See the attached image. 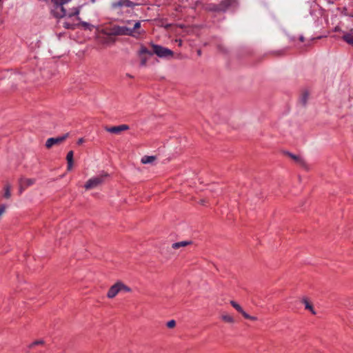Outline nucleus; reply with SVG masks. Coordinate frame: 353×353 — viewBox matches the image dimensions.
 <instances>
[{
  "instance_id": "nucleus-1",
  "label": "nucleus",
  "mask_w": 353,
  "mask_h": 353,
  "mask_svg": "<svg viewBox=\"0 0 353 353\" xmlns=\"http://www.w3.org/2000/svg\"><path fill=\"white\" fill-rule=\"evenodd\" d=\"M70 0H52L54 5V9L53 10V14L57 18H63L64 17H68L69 19L74 16H78L79 14V9L77 8H74V11L66 12L65 9L63 8V5L67 3Z\"/></svg>"
},
{
  "instance_id": "nucleus-2",
  "label": "nucleus",
  "mask_w": 353,
  "mask_h": 353,
  "mask_svg": "<svg viewBox=\"0 0 353 353\" xmlns=\"http://www.w3.org/2000/svg\"><path fill=\"white\" fill-rule=\"evenodd\" d=\"M122 291L130 292H131V288L123 283L118 281L110 288L107 293V297L109 299H113Z\"/></svg>"
},
{
  "instance_id": "nucleus-3",
  "label": "nucleus",
  "mask_w": 353,
  "mask_h": 353,
  "mask_svg": "<svg viewBox=\"0 0 353 353\" xmlns=\"http://www.w3.org/2000/svg\"><path fill=\"white\" fill-rule=\"evenodd\" d=\"M109 36H117V35H125V36H132L137 37L134 34L133 30L129 28L126 26H114L110 30V32L107 34Z\"/></svg>"
},
{
  "instance_id": "nucleus-4",
  "label": "nucleus",
  "mask_w": 353,
  "mask_h": 353,
  "mask_svg": "<svg viewBox=\"0 0 353 353\" xmlns=\"http://www.w3.org/2000/svg\"><path fill=\"white\" fill-rule=\"evenodd\" d=\"M139 3H134L130 0H117L111 3L112 9L118 12L124 8H134Z\"/></svg>"
},
{
  "instance_id": "nucleus-5",
  "label": "nucleus",
  "mask_w": 353,
  "mask_h": 353,
  "mask_svg": "<svg viewBox=\"0 0 353 353\" xmlns=\"http://www.w3.org/2000/svg\"><path fill=\"white\" fill-rule=\"evenodd\" d=\"M108 176L107 174L103 175L97 176L90 179L85 184L84 188L85 190H90L98 187L104 182V179Z\"/></svg>"
},
{
  "instance_id": "nucleus-6",
  "label": "nucleus",
  "mask_w": 353,
  "mask_h": 353,
  "mask_svg": "<svg viewBox=\"0 0 353 353\" xmlns=\"http://www.w3.org/2000/svg\"><path fill=\"white\" fill-rule=\"evenodd\" d=\"M152 47L153 49L152 53L157 54L159 57L165 58L168 57H172L173 55V52L171 50L161 46L152 44Z\"/></svg>"
},
{
  "instance_id": "nucleus-7",
  "label": "nucleus",
  "mask_w": 353,
  "mask_h": 353,
  "mask_svg": "<svg viewBox=\"0 0 353 353\" xmlns=\"http://www.w3.org/2000/svg\"><path fill=\"white\" fill-rule=\"evenodd\" d=\"M69 136L68 133L64 134L58 137H52L47 139L46 142V147L47 148H52L54 145H58L63 142Z\"/></svg>"
},
{
  "instance_id": "nucleus-8",
  "label": "nucleus",
  "mask_w": 353,
  "mask_h": 353,
  "mask_svg": "<svg viewBox=\"0 0 353 353\" xmlns=\"http://www.w3.org/2000/svg\"><path fill=\"white\" fill-rule=\"evenodd\" d=\"M35 183V179H28L24 177H21L19 179V193H22L23 191L26 189L28 187L33 185Z\"/></svg>"
},
{
  "instance_id": "nucleus-9",
  "label": "nucleus",
  "mask_w": 353,
  "mask_h": 353,
  "mask_svg": "<svg viewBox=\"0 0 353 353\" xmlns=\"http://www.w3.org/2000/svg\"><path fill=\"white\" fill-rule=\"evenodd\" d=\"M143 54H148L152 56L153 53L148 50L146 47L142 46L139 51V55L141 57L140 65L141 66H145L146 65L148 58L146 57L143 56Z\"/></svg>"
},
{
  "instance_id": "nucleus-10",
  "label": "nucleus",
  "mask_w": 353,
  "mask_h": 353,
  "mask_svg": "<svg viewBox=\"0 0 353 353\" xmlns=\"http://www.w3.org/2000/svg\"><path fill=\"white\" fill-rule=\"evenodd\" d=\"M129 126L125 124L112 126V127H107L105 128V130L108 132L113 134H119L122 131L128 130L129 129Z\"/></svg>"
},
{
  "instance_id": "nucleus-11",
  "label": "nucleus",
  "mask_w": 353,
  "mask_h": 353,
  "mask_svg": "<svg viewBox=\"0 0 353 353\" xmlns=\"http://www.w3.org/2000/svg\"><path fill=\"white\" fill-rule=\"evenodd\" d=\"M286 154L300 166L304 168H307V163L301 156L294 154L289 152H286Z\"/></svg>"
},
{
  "instance_id": "nucleus-12",
  "label": "nucleus",
  "mask_w": 353,
  "mask_h": 353,
  "mask_svg": "<svg viewBox=\"0 0 353 353\" xmlns=\"http://www.w3.org/2000/svg\"><path fill=\"white\" fill-rule=\"evenodd\" d=\"M234 3V0H222L219 3L220 12H225Z\"/></svg>"
},
{
  "instance_id": "nucleus-13",
  "label": "nucleus",
  "mask_w": 353,
  "mask_h": 353,
  "mask_svg": "<svg viewBox=\"0 0 353 353\" xmlns=\"http://www.w3.org/2000/svg\"><path fill=\"white\" fill-rule=\"evenodd\" d=\"M203 8L208 12H220L219 4L215 3H207L204 5Z\"/></svg>"
},
{
  "instance_id": "nucleus-14",
  "label": "nucleus",
  "mask_w": 353,
  "mask_h": 353,
  "mask_svg": "<svg viewBox=\"0 0 353 353\" xmlns=\"http://www.w3.org/2000/svg\"><path fill=\"white\" fill-rule=\"evenodd\" d=\"M73 157H74V152L73 151H70L68 152L66 156V160H67V169L68 170H71L73 167Z\"/></svg>"
},
{
  "instance_id": "nucleus-15",
  "label": "nucleus",
  "mask_w": 353,
  "mask_h": 353,
  "mask_svg": "<svg viewBox=\"0 0 353 353\" xmlns=\"http://www.w3.org/2000/svg\"><path fill=\"white\" fill-rule=\"evenodd\" d=\"M342 39L345 41L349 45L353 46V32L352 30L350 32H346L345 33Z\"/></svg>"
},
{
  "instance_id": "nucleus-16",
  "label": "nucleus",
  "mask_w": 353,
  "mask_h": 353,
  "mask_svg": "<svg viewBox=\"0 0 353 353\" xmlns=\"http://www.w3.org/2000/svg\"><path fill=\"white\" fill-rule=\"evenodd\" d=\"M141 27V22L140 21H137L134 24V27L133 28H131V30H133L134 31V34H135L137 37H139V36L145 33V31L143 30H139V29Z\"/></svg>"
},
{
  "instance_id": "nucleus-17",
  "label": "nucleus",
  "mask_w": 353,
  "mask_h": 353,
  "mask_svg": "<svg viewBox=\"0 0 353 353\" xmlns=\"http://www.w3.org/2000/svg\"><path fill=\"white\" fill-rule=\"evenodd\" d=\"M191 244H192L191 241H180V242L174 243L172 245V248L173 249H179L180 248L185 247V246L191 245Z\"/></svg>"
},
{
  "instance_id": "nucleus-18",
  "label": "nucleus",
  "mask_w": 353,
  "mask_h": 353,
  "mask_svg": "<svg viewBox=\"0 0 353 353\" xmlns=\"http://www.w3.org/2000/svg\"><path fill=\"white\" fill-rule=\"evenodd\" d=\"M302 303L305 305V308L310 310L313 314H316V312L313 308L312 305L309 302L307 298L302 299Z\"/></svg>"
},
{
  "instance_id": "nucleus-19",
  "label": "nucleus",
  "mask_w": 353,
  "mask_h": 353,
  "mask_svg": "<svg viewBox=\"0 0 353 353\" xmlns=\"http://www.w3.org/2000/svg\"><path fill=\"white\" fill-rule=\"evenodd\" d=\"M157 157L156 156H143L141 158V162L143 164H148V163H152L155 160Z\"/></svg>"
},
{
  "instance_id": "nucleus-20",
  "label": "nucleus",
  "mask_w": 353,
  "mask_h": 353,
  "mask_svg": "<svg viewBox=\"0 0 353 353\" xmlns=\"http://www.w3.org/2000/svg\"><path fill=\"white\" fill-rule=\"evenodd\" d=\"M221 319H222V321H223L224 322H226V323H234V319L233 316L225 313V312H223L221 314Z\"/></svg>"
},
{
  "instance_id": "nucleus-21",
  "label": "nucleus",
  "mask_w": 353,
  "mask_h": 353,
  "mask_svg": "<svg viewBox=\"0 0 353 353\" xmlns=\"http://www.w3.org/2000/svg\"><path fill=\"white\" fill-rule=\"evenodd\" d=\"M10 77H11L12 80L14 81H17V82L18 81L25 82L26 81L23 75L21 73H14L12 74V76Z\"/></svg>"
},
{
  "instance_id": "nucleus-22",
  "label": "nucleus",
  "mask_w": 353,
  "mask_h": 353,
  "mask_svg": "<svg viewBox=\"0 0 353 353\" xmlns=\"http://www.w3.org/2000/svg\"><path fill=\"white\" fill-rule=\"evenodd\" d=\"M3 189H4L3 196L6 199H10L11 196V192H10L11 185H10V184L8 183H6Z\"/></svg>"
},
{
  "instance_id": "nucleus-23",
  "label": "nucleus",
  "mask_w": 353,
  "mask_h": 353,
  "mask_svg": "<svg viewBox=\"0 0 353 353\" xmlns=\"http://www.w3.org/2000/svg\"><path fill=\"white\" fill-rule=\"evenodd\" d=\"M230 304L232 305V307L234 308H235L239 313H241L243 316L244 315V314L246 312L245 311L243 310V309L242 308V307L239 304L237 303L236 302L234 301H230Z\"/></svg>"
},
{
  "instance_id": "nucleus-24",
  "label": "nucleus",
  "mask_w": 353,
  "mask_h": 353,
  "mask_svg": "<svg viewBox=\"0 0 353 353\" xmlns=\"http://www.w3.org/2000/svg\"><path fill=\"white\" fill-rule=\"evenodd\" d=\"M309 98V93L308 92L305 91L302 94L301 101L303 103V105H305L307 103V99Z\"/></svg>"
},
{
  "instance_id": "nucleus-25",
  "label": "nucleus",
  "mask_w": 353,
  "mask_h": 353,
  "mask_svg": "<svg viewBox=\"0 0 353 353\" xmlns=\"http://www.w3.org/2000/svg\"><path fill=\"white\" fill-rule=\"evenodd\" d=\"M63 26L66 29H74L76 24L74 23H70L69 21H64Z\"/></svg>"
},
{
  "instance_id": "nucleus-26",
  "label": "nucleus",
  "mask_w": 353,
  "mask_h": 353,
  "mask_svg": "<svg viewBox=\"0 0 353 353\" xmlns=\"http://www.w3.org/2000/svg\"><path fill=\"white\" fill-rule=\"evenodd\" d=\"M243 317L245 319H249V320H251V321H256L257 320V317L253 316H250L247 312H245L244 314Z\"/></svg>"
},
{
  "instance_id": "nucleus-27",
  "label": "nucleus",
  "mask_w": 353,
  "mask_h": 353,
  "mask_svg": "<svg viewBox=\"0 0 353 353\" xmlns=\"http://www.w3.org/2000/svg\"><path fill=\"white\" fill-rule=\"evenodd\" d=\"M166 325L168 328H173L176 325V321L174 320H170L167 323Z\"/></svg>"
},
{
  "instance_id": "nucleus-28",
  "label": "nucleus",
  "mask_w": 353,
  "mask_h": 353,
  "mask_svg": "<svg viewBox=\"0 0 353 353\" xmlns=\"http://www.w3.org/2000/svg\"><path fill=\"white\" fill-rule=\"evenodd\" d=\"M81 25L82 26H83L85 29H90V27H92V26H91L90 23H87V22H82L81 23Z\"/></svg>"
},
{
  "instance_id": "nucleus-29",
  "label": "nucleus",
  "mask_w": 353,
  "mask_h": 353,
  "mask_svg": "<svg viewBox=\"0 0 353 353\" xmlns=\"http://www.w3.org/2000/svg\"><path fill=\"white\" fill-rule=\"evenodd\" d=\"M43 343V341H36L33 342L30 346L32 347V346H34V345H37L39 344H42Z\"/></svg>"
},
{
  "instance_id": "nucleus-30",
  "label": "nucleus",
  "mask_w": 353,
  "mask_h": 353,
  "mask_svg": "<svg viewBox=\"0 0 353 353\" xmlns=\"http://www.w3.org/2000/svg\"><path fill=\"white\" fill-rule=\"evenodd\" d=\"M83 142H84V139H83V138H80V139H78V141H77V144H78V145H81V144H82Z\"/></svg>"
},
{
  "instance_id": "nucleus-31",
  "label": "nucleus",
  "mask_w": 353,
  "mask_h": 353,
  "mask_svg": "<svg viewBox=\"0 0 353 353\" xmlns=\"http://www.w3.org/2000/svg\"><path fill=\"white\" fill-rule=\"evenodd\" d=\"M299 40H300V41L303 42L305 40L303 36H300Z\"/></svg>"
},
{
  "instance_id": "nucleus-32",
  "label": "nucleus",
  "mask_w": 353,
  "mask_h": 353,
  "mask_svg": "<svg viewBox=\"0 0 353 353\" xmlns=\"http://www.w3.org/2000/svg\"><path fill=\"white\" fill-rule=\"evenodd\" d=\"M205 202V201L204 200L201 199L199 203L202 205H204Z\"/></svg>"
},
{
  "instance_id": "nucleus-33",
  "label": "nucleus",
  "mask_w": 353,
  "mask_h": 353,
  "mask_svg": "<svg viewBox=\"0 0 353 353\" xmlns=\"http://www.w3.org/2000/svg\"><path fill=\"white\" fill-rule=\"evenodd\" d=\"M197 53H198V54H199V55H201V50H198V51H197Z\"/></svg>"
},
{
  "instance_id": "nucleus-34",
  "label": "nucleus",
  "mask_w": 353,
  "mask_h": 353,
  "mask_svg": "<svg viewBox=\"0 0 353 353\" xmlns=\"http://www.w3.org/2000/svg\"><path fill=\"white\" fill-rule=\"evenodd\" d=\"M179 45H180V46H181V42H182V41H181V40H179Z\"/></svg>"
},
{
  "instance_id": "nucleus-35",
  "label": "nucleus",
  "mask_w": 353,
  "mask_h": 353,
  "mask_svg": "<svg viewBox=\"0 0 353 353\" xmlns=\"http://www.w3.org/2000/svg\"><path fill=\"white\" fill-rule=\"evenodd\" d=\"M219 48L222 50V48L221 46H219Z\"/></svg>"
},
{
  "instance_id": "nucleus-36",
  "label": "nucleus",
  "mask_w": 353,
  "mask_h": 353,
  "mask_svg": "<svg viewBox=\"0 0 353 353\" xmlns=\"http://www.w3.org/2000/svg\"><path fill=\"white\" fill-rule=\"evenodd\" d=\"M130 22H131V21H127V23H128V24H130Z\"/></svg>"
}]
</instances>
